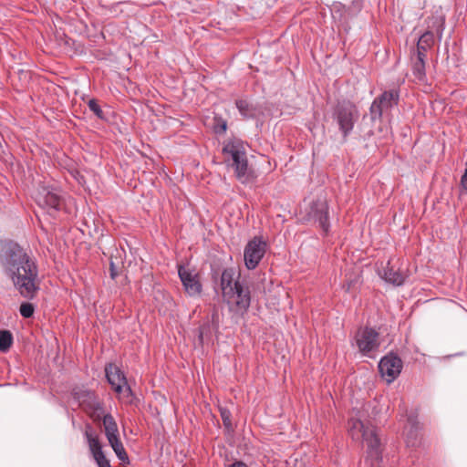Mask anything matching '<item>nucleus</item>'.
<instances>
[{
	"label": "nucleus",
	"instance_id": "nucleus-1",
	"mask_svg": "<svg viewBox=\"0 0 467 467\" xmlns=\"http://www.w3.org/2000/svg\"><path fill=\"white\" fill-rule=\"evenodd\" d=\"M0 264L19 294L33 298L39 289L38 270L26 251L17 244H4L0 248Z\"/></svg>",
	"mask_w": 467,
	"mask_h": 467
},
{
	"label": "nucleus",
	"instance_id": "nucleus-2",
	"mask_svg": "<svg viewBox=\"0 0 467 467\" xmlns=\"http://www.w3.org/2000/svg\"><path fill=\"white\" fill-rule=\"evenodd\" d=\"M348 431L353 440H362L364 442L365 465L367 467H381L383 462L382 446L375 426L368 420H362L357 414L349 419Z\"/></svg>",
	"mask_w": 467,
	"mask_h": 467
},
{
	"label": "nucleus",
	"instance_id": "nucleus-3",
	"mask_svg": "<svg viewBox=\"0 0 467 467\" xmlns=\"http://www.w3.org/2000/svg\"><path fill=\"white\" fill-rule=\"evenodd\" d=\"M221 289L224 301L232 311L244 314L251 304L250 290L237 278L234 269H224L221 275Z\"/></svg>",
	"mask_w": 467,
	"mask_h": 467
},
{
	"label": "nucleus",
	"instance_id": "nucleus-4",
	"mask_svg": "<svg viewBox=\"0 0 467 467\" xmlns=\"http://www.w3.org/2000/svg\"><path fill=\"white\" fill-rule=\"evenodd\" d=\"M223 153L227 161H232L238 180L246 182L250 176L244 143L240 140H230L224 144Z\"/></svg>",
	"mask_w": 467,
	"mask_h": 467
},
{
	"label": "nucleus",
	"instance_id": "nucleus-5",
	"mask_svg": "<svg viewBox=\"0 0 467 467\" xmlns=\"http://www.w3.org/2000/svg\"><path fill=\"white\" fill-rule=\"evenodd\" d=\"M77 399L80 404L88 401V406L92 410V417L95 420L102 418L105 435L108 439H114L119 437V429L116 420L110 414H104L102 404L97 400L94 393L85 392L81 396L76 393Z\"/></svg>",
	"mask_w": 467,
	"mask_h": 467
},
{
	"label": "nucleus",
	"instance_id": "nucleus-6",
	"mask_svg": "<svg viewBox=\"0 0 467 467\" xmlns=\"http://www.w3.org/2000/svg\"><path fill=\"white\" fill-rule=\"evenodd\" d=\"M333 119L338 125L339 130L347 137L353 130L355 123L359 119L357 106L349 100L337 102L333 110Z\"/></svg>",
	"mask_w": 467,
	"mask_h": 467
},
{
	"label": "nucleus",
	"instance_id": "nucleus-7",
	"mask_svg": "<svg viewBox=\"0 0 467 467\" xmlns=\"http://www.w3.org/2000/svg\"><path fill=\"white\" fill-rule=\"evenodd\" d=\"M353 342L362 355L370 358L380 346L379 334L371 327H361L355 334Z\"/></svg>",
	"mask_w": 467,
	"mask_h": 467
},
{
	"label": "nucleus",
	"instance_id": "nucleus-8",
	"mask_svg": "<svg viewBox=\"0 0 467 467\" xmlns=\"http://www.w3.org/2000/svg\"><path fill=\"white\" fill-rule=\"evenodd\" d=\"M267 249V244L262 237H254L244 247V260L247 269L254 270L263 259Z\"/></svg>",
	"mask_w": 467,
	"mask_h": 467
},
{
	"label": "nucleus",
	"instance_id": "nucleus-9",
	"mask_svg": "<svg viewBox=\"0 0 467 467\" xmlns=\"http://www.w3.org/2000/svg\"><path fill=\"white\" fill-rule=\"evenodd\" d=\"M399 93L396 90L384 91L379 97L374 99L369 111L372 120L380 119L384 114L398 104Z\"/></svg>",
	"mask_w": 467,
	"mask_h": 467
},
{
	"label": "nucleus",
	"instance_id": "nucleus-10",
	"mask_svg": "<svg viewBox=\"0 0 467 467\" xmlns=\"http://www.w3.org/2000/svg\"><path fill=\"white\" fill-rule=\"evenodd\" d=\"M106 377L112 389L123 398H130L131 390L122 371L116 365L109 364L105 368Z\"/></svg>",
	"mask_w": 467,
	"mask_h": 467
},
{
	"label": "nucleus",
	"instance_id": "nucleus-11",
	"mask_svg": "<svg viewBox=\"0 0 467 467\" xmlns=\"http://www.w3.org/2000/svg\"><path fill=\"white\" fill-rule=\"evenodd\" d=\"M379 369L381 377L388 383H391L400 374L402 369V361L396 355H387L380 359Z\"/></svg>",
	"mask_w": 467,
	"mask_h": 467
},
{
	"label": "nucleus",
	"instance_id": "nucleus-12",
	"mask_svg": "<svg viewBox=\"0 0 467 467\" xmlns=\"http://www.w3.org/2000/svg\"><path fill=\"white\" fill-rule=\"evenodd\" d=\"M178 274L185 292L190 296H196L201 294L202 285L199 280V275L194 270L180 265Z\"/></svg>",
	"mask_w": 467,
	"mask_h": 467
},
{
	"label": "nucleus",
	"instance_id": "nucleus-13",
	"mask_svg": "<svg viewBox=\"0 0 467 467\" xmlns=\"http://www.w3.org/2000/svg\"><path fill=\"white\" fill-rule=\"evenodd\" d=\"M35 199L38 205L44 208L57 211L60 207L59 194L55 189L48 186H41L37 190Z\"/></svg>",
	"mask_w": 467,
	"mask_h": 467
},
{
	"label": "nucleus",
	"instance_id": "nucleus-14",
	"mask_svg": "<svg viewBox=\"0 0 467 467\" xmlns=\"http://www.w3.org/2000/svg\"><path fill=\"white\" fill-rule=\"evenodd\" d=\"M85 436L87 438L89 451L97 462L99 467H111L109 461L106 458L103 453L99 438L90 431H86Z\"/></svg>",
	"mask_w": 467,
	"mask_h": 467
},
{
	"label": "nucleus",
	"instance_id": "nucleus-15",
	"mask_svg": "<svg viewBox=\"0 0 467 467\" xmlns=\"http://www.w3.org/2000/svg\"><path fill=\"white\" fill-rule=\"evenodd\" d=\"M310 214L318 222L320 228L325 234L328 233V205L325 200H319L311 206Z\"/></svg>",
	"mask_w": 467,
	"mask_h": 467
},
{
	"label": "nucleus",
	"instance_id": "nucleus-16",
	"mask_svg": "<svg viewBox=\"0 0 467 467\" xmlns=\"http://www.w3.org/2000/svg\"><path fill=\"white\" fill-rule=\"evenodd\" d=\"M379 275L387 283L394 285H401L405 280L404 275L396 270L394 266L390 265L389 261L387 263L386 266L379 270Z\"/></svg>",
	"mask_w": 467,
	"mask_h": 467
},
{
	"label": "nucleus",
	"instance_id": "nucleus-17",
	"mask_svg": "<svg viewBox=\"0 0 467 467\" xmlns=\"http://www.w3.org/2000/svg\"><path fill=\"white\" fill-rule=\"evenodd\" d=\"M444 16L442 15L432 16L428 18V30L435 32L441 38L444 29Z\"/></svg>",
	"mask_w": 467,
	"mask_h": 467
},
{
	"label": "nucleus",
	"instance_id": "nucleus-18",
	"mask_svg": "<svg viewBox=\"0 0 467 467\" xmlns=\"http://www.w3.org/2000/svg\"><path fill=\"white\" fill-rule=\"evenodd\" d=\"M108 441L116 453L117 457L123 462H128V454L123 447L122 442L119 440V437L109 439Z\"/></svg>",
	"mask_w": 467,
	"mask_h": 467
},
{
	"label": "nucleus",
	"instance_id": "nucleus-19",
	"mask_svg": "<svg viewBox=\"0 0 467 467\" xmlns=\"http://www.w3.org/2000/svg\"><path fill=\"white\" fill-rule=\"evenodd\" d=\"M434 43V33L431 30H427L422 34L417 43L418 50H428L432 47Z\"/></svg>",
	"mask_w": 467,
	"mask_h": 467
},
{
	"label": "nucleus",
	"instance_id": "nucleus-20",
	"mask_svg": "<svg viewBox=\"0 0 467 467\" xmlns=\"http://www.w3.org/2000/svg\"><path fill=\"white\" fill-rule=\"evenodd\" d=\"M236 108L241 115L244 118L254 117V109L246 99H237L235 101Z\"/></svg>",
	"mask_w": 467,
	"mask_h": 467
},
{
	"label": "nucleus",
	"instance_id": "nucleus-21",
	"mask_svg": "<svg viewBox=\"0 0 467 467\" xmlns=\"http://www.w3.org/2000/svg\"><path fill=\"white\" fill-rule=\"evenodd\" d=\"M13 342L12 334L8 330L0 331V351L6 352Z\"/></svg>",
	"mask_w": 467,
	"mask_h": 467
},
{
	"label": "nucleus",
	"instance_id": "nucleus-22",
	"mask_svg": "<svg viewBox=\"0 0 467 467\" xmlns=\"http://www.w3.org/2000/svg\"><path fill=\"white\" fill-rule=\"evenodd\" d=\"M412 72L414 77L420 80L423 81L425 78V61H415L412 66Z\"/></svg>",
	"mask_w": 467,
	"mask_h": 467
},
{
	"label": "nucleus",
	"instance_id": "nucleus-23",
	"mask_svg": "<svg viewBox=\"0 0 467 467\" xmlns=\"http://www.w3.org/2000/svg\"><path fill=\"white\" fill-rule=\"evenodd\" d=\"M20 314L22 317L28 318L34 314V306L31 303H23L20 306Z\"/></svg>",
	"mask_w": 467,
	"mask_h": 467
},
{
	"label": "nucleus",
	"instance_id": "nucleus-24",
	"mask_svg": "<svg viewBox=\"0 0 467 467\" xmlns=\"http://www.w3.org/2000/svg\"><path fill=\"white\" fill-rule=\"evenodd\" d=\"M88 108L99 119H103V111L100 109L99 105L98 104L97 100L90 99L88 101Z\"/></svg>",
	"mask_w": 467,
	"mask_h": 467
},
{
	"label": "nucleus",
	"instance_id": "nucleus-25",
	"mask_svg": "<svg viewBox=\"0 0 467 467\" xmlns=\"http://www.w3.org/2000/svg\"><path fill=\"white\" fill-rule=\"evenodd\" d=\"M221 417L223 419V424L226 428L230 429L232 427L231 422V413L227 409H221Z\"/></svg>",
	"mask_w": 467,
	"mask_h": 467
},
{
	"label": "nucleus",
	"instance_id": "nucleus-26",
	"mask_svg": "<svg viewBox=\"0 0 467 467\" xmlns=\"http://www.w3.org/2000/svg\"><path fill=\"white\" fill-rule=\"evenodd\" d=\"M461 187H462V191H464V192L467 194V166L464 171V173L462 174V176L461 178Z\"/></svg>",
	"mask_w": 467,
	"mask_h": 467
},
{
	"label": "nucleus",
	"instance_id": "nucleus-27",
	"mask_svg": "<svg viewBox=\"0 0 467 467\" xmlns=\"http://www.w3.org/2000/svg\"><path fill=\"white\" fill-rule=\"evenodd\" d=\"M427 50H418L417 49V61H425Z\"/></svg>",
	"mask_w": 467,
	"mask_h": 467
},
{
	"label": "nucleus",
	"instance_id": "nucleus-28",
	"mask_svg": "<svg viewBox=\"0 0 467 467\" xmlns=\"http://www.w3.org/2000/svg\"><path fill=\"white\" fill-rule=\"evenodd\" d=\"M228 467H248L245 463L240 461H236L234 463L230 464Z\"/></svg>",
	"mask_w": 467,
	"mask_h": 467
},
{
	"label": "nucleus",
	"instance_id": "nucleus-29",
	"mask_svg": "<svg viewBox=\"0 0 467 467\" xmlns=\"http://www.w3.org/2000/svg\"><path fill=\"white\" fill-rule=\"evenodd\" d=\"M226 130V122L223 121L222 125L220 126V130L216 128L217 132H225Z\"/></svg>",
	"mask_w": 467,
	"mask_h": 467
}]
</instances>
